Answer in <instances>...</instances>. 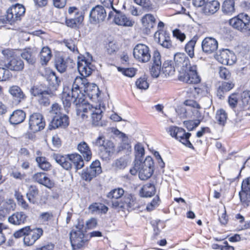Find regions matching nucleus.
I'll list each match as a JSON object with an SVG mask.
<instances>
[{"label":"nucleus","mask_w":250,"mask_h":250,"mask_svg":"<svg viewBox=\"0 0 250 250\" xmlns=\"http://www.w3.org/2000/svg\"><path fill=\"white\" fill-rule=\"evenodd\" d=\"M103 111L100 106H93L86 102L84 105H79L78 109V116L84 119L88 117V114L91 116V123L94 126H104L107 122L102 120Z\"/></svg>","instance_id":"obj_1"},{"label":"nucleus","mask_w":250,"mask_h":250,"mask_svg":"<svg viewBox=\"0 0 250 250\" xmlns=\"http://www.w3.org/2000/svg\"><path fill=\"white\" fill-rule=\"evenodd\" d=\"M52 157L58 164L66 170H69L74 167L75 170L77 171L84 166V162L82 156L77 153L66 156L54 154Z\"/></svg>","instance_id":"obj_2"},{"label":"nucleus","mask_w":250,"mask_h":250,"mask_svg":"<svg viewBox=\"0 0 250 250\" xmlns=\"http://www.w3.org/2000/svg\"><path fill=\"white\" fill-rule=\"evenodd\" d=\"M2 54L4 58L8 60L7 62L4 64L5 67L7 70L19 72L23 69L24 62L19 57L16 56L14 50L6 49L2 51Z\"/></svg>","instance_id":"obj_3"},{"label":"nucleus","mask_w":250,"mask_h":250,"mask_svg":"<svg viewBox=\"0 0 250 250\" xmlns=\"http://www.w3.org/2000/svg\"><path fill=\"white\" fill-rule=\"evenodd\" d=\"M233 28L250 35V17L246 14L240 13L229 21Z\"/></svg>","instance_id":"obj_4"},{"label":"nucleus","mask_w":250,"mask_h":250,"mask_svg":"<svg viewBox=\"0 0 250 250\" xmlns=\"http://www.w3.org/2000/svg\"><path fill=\"white\" fill-rule=\"evenodd\" d=\"M83 226L79 225L70 233V240L71 246L74 249H79L83 247L87 242V239L85 236Z\"/></svg>","instance_id":"obj_5"},{"label":"nucleus","mask_w":250,"mask_h":250,"mask_svg":"<svg viewBox=\"0 0 250 250\" xmlns=\"http://www.w3.org/2000/svg\"><path fill=\"white\" fill-rule=\"evenodd\" d=\"M88 82L86 77L77 76L75 78L71 90V93L73 94V97L79 99L80 101L84 100V91Z\"/></svg>","instance_id":"obj_6"},{"label":"nucleus","mask_w":250,"mask_h":250,"mask_svg":"<svg viewBox=\"0 0 250 250\" xmlns=\"http://www.w3.org/2000/svg\"><path fill=\"white\" fill-rule=\"evenodd\" d=\"M168 132L172 137H175L185 146L194 149L192 144L189 141L191 133H186L184 129L174 126H170L168 129Z\"/></svg>","instance_id":"obj_7"},{"label":"nucleus","mask_w":250,"mask_h":250,"mask_svg":"<svg viewBox=\"0 0 250 250\" xmlns=\"http://www.w3.org/2000/svg\"><path fill=\"white\" fill-rule=\"evenodd\" d=\"M31 94L38 97V100L41 104L47 106L50 104V98L54 94L51 89H42L40 86H33L30 90Z\"/></svg>","instance_id":"obj_8"},{"label":"nucleus","mask_w":250,"mask_h":250,"mask_svg":"<svg viewBox=\"0 0 250 250\" xmlns=\"http://www.w3.org/2000/svg\"><path fill=\"white\" fill-rule=\"evenodd\" d=\"M133 54L134 58L140 62H147L151 58L149 47L143 43H138L135 46Z\"/></svg>","instance_id":"obj_9"},{"label":"nucleus","mask_w":250,"mask_h":250,"mask_svg":"<svg viewBox=\"0 0 250 250\" xmlns=\"http://www.w3.org/2000/svg\"><path fill=\"white\" fill-rule=\"evenodd\" d=\"M87 57L88 58L86 60L84 58L80 60L79 58L77 62L78 70L81 76L84 77L90 75L95 69L90 62L92 61V56L87 53Z\"/></svg>","instance_id":"obj_10"},{"label":"nucleus","mask_w":250,"mask_h":250,"mask_svg":"<svg viewBox=\"0 0 250 250\" xmlns=\"http://www.w3.org/2000/svg\"><path fill=\"white\" fill-rule=\"evenodd\" d=\"M28 125L29 129L35 133L44 129L45 122L41 114L34 113L29 116Z\"/></svg>","instance_id":"obj_11"},{"label":"nucleus","mask_w":250,"mask_h":250,"mask_svg":"<svg viewBox=\"0 0 250 250\" xmlns=\"http://www.w3.org/2000/svg\"><path fill=\"white\" fill-rule=\"evenodd\" d=\"M114 12H110L108 14V19L114 17V22L119 26H132L134 21L131 20L124 13L113 8Z\"/></svg>","instance_id":"obj_12"},{"label":"nucleus","mask_w":250,"mask_h":250,"mask_svg":"<svg viewBox=\"0 0 250 250\" xmlns=\"http://www.w3.org/2000/svg\"><path fill=\"white\" fill-rule=\"evenodd\" d=\"M153 172V161L150 157H147L143 162L139 171V177L141 180H146Z\"/></svg>","instance_id":"obj_13"},{"label":"nucleus","mask_w":250,"mask_h":250,"mask_svg":"<svg viewBox=\"0 0 250 250\" xmlns=\"http://www.w3.org/2000/svg\"><path fill=\"white\" fill-rule=\"evenodd\" d=\"M183 78L181 80L183 82L189 84H196L200 81V77L197 72V67L195 65H189L187 68H185Z\"/></svg>","instance_id":"obj_14"},{"label":"nucleus","mask_w":250,"mask_h":250,"mask_svg":"<svg viewBox=\"0 0 250 250\" xmlns=\"http://www.w3.org/2000/svg\"><path fill=\"white\" fill-rule=\"evenodd\" d=\"M239 196L241 202L244 207L250 206V177L243 180Z\"/></svg>","instance_id":"obj_15"},{"label":"nucleus","mask_w":250,"mask_h":250,"mask_svg":"<svg viewBox=\"0 0 250 250\" xmlns=\"http://www.w3.org/2000/svg\"><path fill=\"white\" fill-rule=\"evenodd\" d=\"M102 172L101 163L99 160L93 161L88 168H87L82 173L83 180L90 181L96 175Z\"/></svg>","instance_id":"obj_16"},{"label":"nucleus","mask_w":250,"mask_h":250,"mask_svg":"<svg viewBox=\"0 0 250 250\" xmlns=\"http://www.w3.org/2000/svg\"><path fill=\"white\" fill-rule=\"evenodd\" d=\"M106 16V12L103 6L97 5L93 7L89 13V21L95 24L104 21Z\"/></svg>","instance_id":"obj_17"},{"label":"nucleus","mask_w":250,"mask_h":250,"mask_svg":"<svg viewBox=\"0 0 250 250\" xmlns=\"http://www.w3.org/2000/svg\"><path fill=\"white\" fill-rule=\"evenodd\" d=\"M219 54H217L216 59L221 63L225 65H232L236 61V57L234 54L227 49H223L220 50Z\"/></svg>","instance_id":"obj_18"},{"label":"nucleus","mask_w":250,"mask_h":250,"mask_svg":"<svg viewBox=\"0 0 250 250\" xmlns=\"http://www.w3.org/2000/svg\"><path fill=\"white\" fill-rule=\"evenodd\" d=\"M27 232V234L24 237L23 242L25 245L30 246L33 245L41 237L43 230L41 228L31 229L29 226V230Z\"/></svg>","instance_id":"obj_19"},{"label":"nucleus","mask_w":250,"mask_h":250,"mask_svg":"<svg viewBox=\"0 0 250 250\" xmlns=\"http://www.w3.org/2000/svg\"><path fill=\"white\" fill-rule=\"evenodd\" d=\"M69 125V118L66 115L54 116L48 125L49 130L55 129L59 127L65 128Z\"/></svg>","instance_id":"obj_20"},{"label":"nucleus","mask_w":250,"mask_h":250,"mask_svg":"<svg viewBox=\"0 0 250 250\" xmlns=\"http://www.w3.org/2000/svg\"><path fill=\"white\" fill-rule=\"evenodd\" d=\"M152 65L150 69L151 76L154 78L159 77L162 70L161 56L160 53L156 50L154 52L152 57Z\"/></svg>","instance_id":"obj_21"},{"label":"nucleus","mask_w":250,"mask_h":250,"mask_svg":"<svg viewBox=\"0 0 250 250\" xmlns=\"http://www.w3.org/2000/svg\"><path fill=\"white\" fill-rule=\"evenodd\" d=\"M8 92L12 97V101L15 105H18L26 98L22 89L18 85H13L9 87Z\"/></svg>","instance_id":"obj_22"},{"label":"nucleus","mask_w":250,"mask_h":250,"mask_svg":"<svg viewBox=\"0 0 250 250\" xmlns=\"http://www.w3.org/2000/svg\"><path fill=\"white\" fill-rule=\"evenodd\" d=\"M218 47V42L212 37H206L202 42V50L206 54H210L215 52Z\"/></svg>","instance_id":"obj_23"},{"label":"nucleus","mask_w":250,"mask_h":250,"mask_svg":"<svg viewBox=\"0 0 250 250\" xmlns=\"http://www.w3.org/2000/svg\"><path fill=\"white\" fill-rule=\"evenodd\" d=\"M154 37L155 39H158V42L163 47L166 48L172 47L169 34L167 31L160 29L155 32Z\"/></svg>","instance_id":"obj_24"},{"label":"nucleus","mask_w":250,"mask_h":250,"mask_svg":"<svg viewBox=\"0 0 250 250\" xmlns=\"http://www.w3.org/2000/svg\"><path fill=\"white\" fill-rule=\"evenodd\" d=\"M62 102L64 107H69L72 103L76 105V114L78 116V109L79 105H84L86 102L84 100H79L73 97V94L71 93V91L67 94L64 93L62 97Z\"/></svg>","instance_id":"obj_25"},{"label":"nucleus","mask_w":250,"mask_h":250,"mask_svg":"<svg viewBox=\"0 0 250 250\" xmlns=\"http://www.w3.org/2000/svg\"><path fill=\"white\" fill-rule=\"evenodd\" d=\"M174 61L175 66L181 67L183 71L185 68H187L190 65L188 58L184 53H177L174 57Z\"/></svg>","instance_id":"obj_26"},{"label":"nucleus","mask_w":250,"mask_h":250,"mask_svg":"<svg viewBox=\"0 0 250 250\" xmlns=\"http://www.w3.org/2000/svg\"><path fill=\"white\" fill-rule=\"evenodd\" d=\"M37 54V51L35 48L29 47L23 49L21 53V56L29 64H33L36 61Z\"/></svg>","instance_id":"obj_27"},{"label":"nucleus","mask_w":250,"mask_h":250,"mask_svg":"<svg viewBox=\"0 0 250 250\" xmlns=\"http://www.w3.org/2000/svg\"><path fill=\"white\" fill-rule=\"evenodd\" d=\"M32 179L34 181L42 184L48 188H51L53 186V183L46 176V174L43 172L35 173Z\"/></svg>","instance_id":"obj_28"},{"label":"nucleus","mask_w":250,"mask_h":250,"mask_svg":"<svg viewBox=\"0 0 250 250\" xmlns=\"http://www.w3.org/2000/svg\"><path fill=\"white\" fill-rule=\"evenodd\" d=\"M27 216L22 211L16 212L8 217V221L15 225H21L24 224L27 220Z\"/></svg>","instance_id":"obj_29"},{"label":"nucleus","mask_w":250,"mask_h":250,"mask_svg":"<svg viewBox=\"0 0 250 250\" xmlns=\"http://www.w3.org/2000/svg\"><path fill=\"white\" fill-rule=\"evenodd\" d=\"M77 149L83 155L85 161L88 162L92 158V152L88 144L84 142H80L77 145Z\"/></svg>","instance_id":"obj_30"},{"label":"nucleus","mask_w":250,"mask_h":250,"mask_svg":"<svg viewBox=\"0 0 250 250\" xmlns=\"http://www.w3.org/2000/svg\"><path fill=\"white\" fill-rule=\"evenodd\" d=\"M234 86V84L231 81L229 82H222L217 87V96L219 99H222L224 97V94L232 89Z\"/></svg>","instance_id":"obj_31"},{"label":"nucleus","mask_w":250,"mask_h":250,"mask_svg":"<svg viewBox=\"0 0 250 250\" xmlns=\"http://www.w3.org/2000/svg\"><path fill=\"white\" fill-rule=\"evenodd\" d=\"M220 3L217 0H211L207 2L204 8L203 12L206 15H212L216 13L219 9Z\"/></svg>","instance_id":"obj_32"},{"label":"nucleus","mask_w":250,"mask_h":250,"mask_svg":"<svg viewBox=\"0 0 250 250\" xmlns=\"http://www.w3.org/2000/svg\"><path fill=\"white\" fill-rule=\"evenodd\" d=\"M46 79L48 82L49 89H51L53 92L56 91L61 83V79L53 71L49 73Z\"/></svg>","instance_id":"obj_33"},{"label":"nucleus","mask_w":250,"mask_h":250,"mask_svg":"<svg viewBox=\"0 0 250 250\" xmlns=\"http://www.w3.org/2000/svg\"><path fill=\"white\" fill-rule=\"evenodd\" d=\"M26 117L25 113L22 110H16L10 115L9 122L11 124L18 125L24 121Z\"/></svg>","instance_id":"obj_34"},{"label":"nucleus","mask_w":250,"mask_h":250,"mask_svg":"<svg viewBox=\"0 0 250 250\" xmlns=\"http://www.w3.org/2000/svg\"><path fill=\"white\" fill-rule=\"evenodd\" d=\"M184 104L186 105L189 106L188 108H185L182 107L180 109L181 112L183 113V115H181V117L187 118L188 116H189V115L188 114V111H192L193 109L196 112H197V109H193V108L196 109L200 108V105L195 101L188 100L185 101Z\"/></svg>","instance_id":"obj_35"},{"label":"nucleus","mask_w":250,"mask_h":250,"mask_svg":"<svg viewBox=\"0 0 250 250\" xmlns=\"http://www.w3.org/2000/svg\"><path fill=\"white\" fill-rule=\"evenodd\" d=\"M156 188L154 185L147 183L144 185L140 190V195L143 197H150L155 195Z\"/></svg>","instance_id":"obj_36"},{"label":"nucleus","mask_w":250,"mask_h":250,"mask_svg":"<svg viewBox=\"0 0 250 250\" xmlns=\"http://www.w3.org/2000/svg\"><path fill=\"white\" fill-rule=\"evenodd\" d=\"M156 19L151 14H146L142 19L143 26L148 30H150L155 25Z\"/></svg>","instance_id":"obj_37"},{"label":"nucleus","mask_w":250,"mask_h":250,"mask_svg":"<svg viewBox=\"0 0 250 250\" xmlns=\"http://www.w3.org/2000/svg\"><path fill=\"white\" fill-rule=\"evenodd\" d=\"M15 204L12 200H9L0 208V220L4 219L9 213L11 210H14Z\"/></svg>","instance_id":"obj_38"},{"label":"nucleus","mask_w":250,"mask_h":250,"mask_svg":"<svg viewBox=\"0 0 250 250\" xmlns=\"http://www.w3.org/2000/svg\"><path fill=\"white\" fill-rule=\"evenodd\" d=\"M84 91L87 96L91 98H98L99 96V90L98 86L94 83H91L88 82L86 88Z\"/></svg>","instance_id":"obj_39"},{"label":"nucleus","mask_w":250,"mask_h":250,"mask_svg":"<svg viewBox=\"0 0 250 250\" xmlns=\"http://www.w3.org/2000/svg\"><path fill=\"white\" fill-rule=\"evenodd\" d=\"M234 0H226L222 5V11L227 15H231L235 11Z\"/></svg>","instance_id":"obj_40"},{"label":"nucleus","mask_w":250,"mask_h":250,"mask_svg":"<svg viewBox=\"0 0 250 250\" xmlns=\"http://www.w3.org/2000/svg\"><path fill=\"white\" fill-rule=\"evenodd\" d=\"M197 39V37L194 36L185 46V51L191 58H192L194 56V47Z\"/></svg>","instance_id":"obj_41"},{"label":"nucleus","mask_w":250,"mask_h":250,"mask_svg":"<svg viewBox=\"0 0 250 250\" xmlns=\"http://www.w3.org/2000/svg\"><path fill=\"white\" fill-rule=\"evenodd\" d=\"M38 166L44 171H48L51 169V165L45 157L38 156L36 158Z\"/></svg>","instance_id":"obj_42"},{"label":"nucleus","mask_w":250,"mask_h":250,"mask_svg":"<svg viewBox=\"0 0 250 250\" xmlns=\"http://www.w3.org/2000/svg\"><path fill=\"white\" fill-rule=\"evenodd\" d=\"M68 14L70 17L75 18H82V20L83 21L85 12L84 10H80L75 6H71L68 9Z\"/></svg>","instance_id":"obj_43"},{"label":"nucleus","mask_w":250,"mask_h":250,"mask_svg":"<svg viewBox=\"0 0 250 250\" xmlns=\"http://www.w3.org/2000/svg\"><path fill=\"white\" fill-rule=\"evenodd\" d=\"M52 56L51 51L48 47H43L40 52V58L42 64H46Z\"/></svg>","instance_id":"obj_44"},{"label":"nucleus","mask_w":250,"mask_h":250,"mask_svg":"<svg viewBox=\"0 0 250 250\" xmlns=\"http://www.w3.org/2000/svg\"><path fill=\"white\" fill-rule=\"evenodd\" d=\"M124 190L122 188H118L111 190L107 195V197L110 200L119 199L123 198Z\"/></svg>","instance_id":"obj_45"},{"label":"nucleus","mask_w":250,"mask_h":250,"mask_svg":"<svg viewBox=\"0 0 250 250\" xmlns=\"http://www.w3.org/2000/svg\"><path fill=\"white\" fill-rule=\"evenodd\" d=\"M227 118V114L224 109H221L217 111L215 119L219 125H224L226 123Z\"/></svg>","instance_id":"obj_46"},{"label":"nucleus","mask_w":250,"mask_h":250,"mask_svg":"<svg viewBox=\"0 0 250 250\" xmlns=\"http://www.w3.org/2000/svg\"><path fill=\"white\" fill-rule=\"evenodd\" d=\"M39 190L35 186H30L28 189V191L26 193V196L28 201L32 203H35V198L38 196Z\"/></svg>","instance_id":"obj_47"},{"label":"nucleus","mask_w":250,"mask_h":250,"mask_svg":"<svg viewBox=\"0 0 250 250\" xmlns=\"http://www.w3.org/2000/svg\"><path fill=\"white\" fill-rule=\"evenodd\" d=\"M162 71L167 76L172 75L175 72V68L172 65L171 61H166L163 63Z\"/></svg>","instance_id":"obj_48"},{"label":"nucleus","mask_w":250,"mask_h":250,"mask_svg":"<svg viewBox=\"0 0 250 250\" xmlns=\"http://www.w3.org/2000/svg\"><path fill=\"white\" fill-rule=\"evenodd\" d=\"M125 206L128 210H133L138 208L139 205L135 198L131 196H128L125 198Z\"/></svg>","instance_id":"obj_49"},{"label":"nucleus","mask_w":250,"mask_h":250,"mask_svg":"<svg viewBox=\"0 0 250 250\" xmlns=\"http://www.w3.org/2000/svg\"><path fill=\"white\" fill-rule=\"evenodd\" d=\"M12 8L13 12L14 13L15 15H16V17L18 18L19 20H21V17L23 16L25 12V9L24 7L20 4H16L15 5L11 6Z\"/></svg>","instance_id":"obj_50"},{"label":"nucleus","mask_w":250,"mask_h":250,"mask_svg":"<svg viewBox=\"0 0 250 250\" xmlns=\"http://www.w3.org/2000/svg\"><path fill=\"white\" fill-rule=\"evenodd\" d=\"M83 21L82 18H75L70 17V18L66 19V25L70 28H76Z\"/></svg>","instance_id":"obj_51"},{"label":"nucleus","mask_w":250,"mask_h":250,"mask_svg":"<svg viewBox=\"0 0 250 250\" xmlns=\"http://www.w3.org/2000/svg\"><path fill=\"white\" fill-rule=\"evenodd\" d=\"M55 66L59 72L63 73L66 69V62L61 57L58 58L55 62Z\"/></svg>","instance_id":"obj_52"},{"label":"nucleus","mask_w":250,"mask_h":250,"mask_svg":"<svg viewBox=\"0 0 250 250\" xmlns=\"http://www.w3.org/2000/svg\"><path fill=\"white\" fill-rule=\"evenodd\" d=\"M137 87L141 90H146L149 87V84L146 77H140L136 82Z\"/></svg>","instance_id":"obj_53"},{"label":"nucleus","mask_w":250,"mask_h":250,"mask_svg":"<svg viewBox=\"0 0 250 250\" xmlns=\"http://www.w3.org/2000/svg\"><path fill=\"white\" fill-rule=\"evenodd\" d=\"M125 198L119 199L110 200L112 203V207L116 209L125 208Z\"/></svg>","instance_id":"obj_54"},{"label":"nucleus","mask_w":250,"mask_h":250,"mask_svg":"<svg viewBox=\"0 0 250 250\" xmlns=\"http://www.w3.org/2000/svg\"><path fill=\"white\" fill-rule=\"evenodd\" d=\"M134 148L136 151L135 160H137V161L140 160L142 162V160H141V159L145 154V149L144 147L141 144L138 143L135 145Z\"/></svg>","instance_id":"obj_55"},{"label":"nucleus","mask_w":250,"mask_h":250,"mask_svg":"<svg viewBox=\"0 0 250 250\" xmlns=\"http://www.w3.org/2000/svg\"><path fill=\"white\" fill-rule=\"evenodd\" d=\"M103 147L108 156L112 155L115 152L114 145L110 141L107 140Z\"/></svg>","instance_id":"obj_56"},{"label":"nucleus","mask_w":250,"mask_h":250,"mask_svg":"<svg viewBox=\"0 0 250 250\" xmlns=\"http://www.w3.org/2000/svg\"><path fill=\"white\" fill-rule=\"evenodd\" d=\"M62 108L61 106L59 105L58 104H52L51 106V109L50 111V114L52 118L54 116H60L61 115H62Z\"/></svg>","instance_id":"obj_57"},{"label":"nucleus","mask_w":250,"mask_h":250,"mask_svg":"<svg viewBox=\"0 0 250 250\" xmlns=\"http://www.w3.org/2000/svg\"><path fill=\"white\" fill-rule=\"evenodd\" d=\"M15 196L18 201V204L20 205L23 208L27 209L28 208V205L26 201L23 199V196L21 193L16 192Z\"/></svg>","instance_id":"obj_58"},{"label":"nucleus","mask_w":250,"mask_h":250,"mask_svg":"<svg viewBox=\"0 0 250 250\" xmlns=\"http://www.w3.org/2000/svg\"><path fill=\"white\" fill-rule=\"evenodd\" d=\"M200 122L199 120L195 121H186L184 122V126L187 128L189 131L192 130L195 128H196L199 125Z\"/></svg>","instance_id":"obj_59"},{"label":"nucleus","mask_w":250,"mask_h":250,"mask_svg":"<svg viewBox=\"0 0 250 250\" xmlns=\"http://www.w3.org/2000/svg\"><path fill=\"white\" fill-rule=\"evenodd\" d=\"M16 15H15L14 13L13 12L12 8L11 7L7 11L6 19L10 24H12L14 22L19 21V19L18 18L16 17Z\"/></svg>","instance_id":"obj_60"},{"label":"nucleus","mask_w":250,"mask_h":250,"mask_svg":"<svg viewBox=\"0 0 250 250\" xmlns=\"http://www.w3.org/2000/svg\"><path fill=\"white\" fill-rule=\"evenodd\" d=\"M219 73L220 78L222 79L229 80L231 78V74L229 71L225 67H220Z\"/></svg>","instance_id":"obj_61"},{"label":"nucleus","mask_w":250,"mask_h":250,"mask_svg":"<svg viewBox=\"0 0 250 250\" xmlns=\"http://www.w3.org/2000/svg\"><path fill=\"white\" fill-rule=\"evenodd\" d=\"M114 166L118 169H124L127 166L126 160L124 158L117 159L115 162Z\"/></svg>","instance_id":"obj_62"},{"label":"nucleus","mask_w":250,"mask_h":250,"mask_svg":"<svg viewBox=\"0 0 250 250\" xmlns=\"http://www.w3.org/2000/svg\"><path fill=\"white\" fill-rule=\"evenodd\" d=\"M241 101L244 106L249 104L250 101V91H244L241 95Z\"/></svg>","instance_id":"obj_63"},{"label":"nucleus","mask_w":250,"mask_h":250,"mask_svg":"<svg viewBox=\"0 0 250 250\" xmlns=\"http://www.w3.org/2000/svg\"><path fill=\"white\" fill-rule=\"evenodd\" d=\"M106 48L108 53L109 54H112L118 50L117 45L114 41L109 42Z\"/></svg>","instance_id":"obj_64"}]
</instances>
